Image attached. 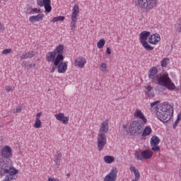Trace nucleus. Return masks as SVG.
<instances>
[{
  "label": "nucleus",
  "mask_w": 181,
  "mask_h": 181,
  "mask_svg": "<svg viewBox=\"0 0 181 181\" xmlns=\"http://www.w3.org/2000/svg\"><path fill=\"white\" fill-rule=\"evenodd\" d=\"M0 176L6 175L2 181H11L18 179L19 171L12 167V160L11 158L13 156L12 148L9 146H4L0 149Z\"/></svg>",
  "instance_id": "obj_1"
},
{
  "label": "nucleus",
  "mask_w": 181,
  "mask_h": 181,
  "mask_svg": "<svg viewBox=\"0 0 181 181\" xmlns=\"http://www.w3.org/2000/svg\"><path fill=\"white\" fill-rule=\"evenodd\" d=\"M158 67L152 66L148 71V77L149 80H151L155 84H158V86H163L165 87L170 91H173L176 86L175 83L172 82V79L169 77V74L168 72H164L163 74H158Z\"/></svg>",
  "instance_id": "obj_2"
},
{
  "label": "nucleus",
  "mask_w": 181,
  "mask_h": 181,
  "mask_svg": "<svg viewBox=\"0 0 181 181\" xmlns=\"http://www.w3.org/2000/svg\"><path fill=\"white\" fill-rule=\"evenodd\" d=\"M146 124H144L139 120H134L129 124L126 123L123 124L122 128L126 132H129L130 135H133L134 136H139L141 134H142V131H144V127H145Z\"/></svg>",
  "instance_id": "obj_3"
},
{
  "label": "nucleus",
  "mask_w": 181,
  "mask_h": 181,
  "mask_svg": "<svg viewBox=\"0 0 181 181\" xmlns=\"http://www.w3.org/2000/svg\"><path fill=\"white\" fill-rule=\"evenodd\" d=\"M136 6L141 11L149 12L158 6V0H136Z\"/></svg>",
  "instance_id": "obj_4"
},
{
  "label": "nucleus",
  "mask_w": 181,
  "mask_h": 181,
  "mask_svg": "<svg viewBox=\"0 0 181 181\" xmlns=\"http://www.w3.org/2000/svg\"><path fill=\"white\" fill-rule=\"evenodd\" d=\"M150 36L151 32L149 31H142L139 34V41L141 43L144 49H145V50H146L147 52H151L153 50V49H155L154 47L149 45L148 39Z\"/></svg>",
  "instance_id": "obj_5"
},
{
  "label": "nucleus",
  "mask_w": 181,
  "mask_h": 181,
  "mask_svg": "<svg viewBox=\"0 0 181 181\" xmlns=\"http://www.w3.org/2000/svg\"><path fill=\"white\" fill-rule=\"evenodd\" d=\"M78 13H80V6L78 4H75L72 8V13L71 15V30H74L76 28L77 23V16H78Z\"/></svg>",
  "instance_id": "obj_6"
},
{
  "label": "nucleus",
  "mask_w": 181,
  "mask_h": 181,
  "mask_svg": "<svg viewBox=\"0 0 181 181\" xmlns=\"http://www.w3.org/2000/svg\"><path fill=\"white\" fill-rule=\"evenodd\" d=\"M134 156L137 160H148L153 156V150H144L141 153H136Z\"/></svg>",
  "instance_id": "obj_7"
},
{
  "label": "nucleus",
  "mask_w": 181,
  "mask_h": 181,
  "mask_svg": "<svg viewBox=\"0 0 181 181\" xmlns=\"http://www.w3.org/2000/svg\"><path fill=\"white\" fill-rule=\"evenodd\" d=\"M64 50V45H59L55 47V52L57 57L55 59L54 66H59L60 62L64 60V57L63 56V51Z\"/></svg>",
  "instance_id": "obj_8"
},
{
  "label": "nucleus",
  "mask_w": 181,
  "mask_h": 181,
  "mask_svg": "<svg viewBox=\"0 0 181 181\" xmlns=\"http://www.w3.org/2000/svg\"><path fill=\"white\" fill-rule=\"evenodd\" d=\"M107 145V135L103 134H98L97 138V146L100 152L105 148Z\"/></svg>",
  "instance_id": "obj_9"
},
{
  "label": "nucleus",
  "mask_w": 181,
  "mask_h": 181,
  "mask_svg": "<svg viewBox=\"0 0 181 181\" xmlns=\"http://www.w3.org/2000/svg\"><path fill=\"white\" fill-rule=\"evenodd\" d=\"M52 1L50 0H37V5L38 6H44L45 13H50L52 12Z\"/></svg>",
  "instance_id": "obj_10"
},
{
  "label": "nucleus",
  "mask_w": 181,
  "mask_h": 181,
  "mask_svg": "<svg viewBox=\"0 0 181 181\" xmlns=\"http://www.w3.org/2000/svg\"><path fill=\"white\" fill-rule=\"evenodd\" d=\"M160 142V139L157 136H153L151 139V151L153 152H158L160 151V147H159V144Z\"/></svg>",
  "instance_id": "obj_11"
},
{
  "label": "nucleus",
  "mask_w": 181,
  "mask_h": 181,
  "mask_svg": "<svg viewBox=\"0 0 181 181\" xmlns=\"http://www.w3.org/2000/svg\"><path fill=\"white\" fill-rule=\"evenodd\" d=\"M170 111H171V112H173V107L170 105H169V103L165 102L158 105L157 114L169 112Z\"/></svg>",
  "instance_id": "obj_12"
},
{
  "label": "nucleus",
  "mask_w": 181,
  "mask_h": 181,
  "mask_svg": "<svg viewBox=\"0 0 181 181\" xmlns=\"http://www.w3.org/2000/svg\"><path fill=\"white\" fill-rule=\"evenodd\" d=\"M173 117V112L170 110L169 112H165L164 113H157V118L162 122H168L170 121Z\"/></svg>",
  "instance_id": "obj_13"
},
{
  "label": "nucleus",
  "mask_w": 181,
  "mask_h": 181,
  "mask_svg": "<svg viewBox=\"0 0 181 181\" xmlns=\"http://www.w3.org/2000/svg\"><path fill=\"white\" fill-rule=\"evenodd\" d=\"M118 175V170L117 168H113L109 174H107L103 181H116L117 175Z\"/></svg>",
  "instance_id": "obj_14"
},
{
  "label": "nucleus",
  "mask_w": 181,
  "mask_h": 181,
  "mask_svg": "<svg viewBox=\"0 0 181 181\" xmlns=\"http://www.w3.org/2000/svg\"><path fill=\"white\" fill-rule=\"evenodd\" d=\"M86 64L87 59L83 56L77 57L74 61V66H75V67H78L79 69H83Z\"/></svg>",
  "instance_id": "obj_15"
},
{
  "label": "nucleus",
  "mask_w": 181,
  "mask_h": 181,
  "mask_svg": "<svg viewBox=\"0 0 181 181\" xmlns=\"http://www.w3.org/2000/svg\"><path fill=\"white\" fill-rule=\"evenodd\" d=\"M54 118H56L57 121H59V122H62L64 125H67L69 124V121L70 117L69 116L64 115L63 112H59L54 115Z\"/></svg>",
  "instance_id": "obj_16"
},
{
  "label": "nucleus",
  "mask_w": 181,
  "mask_h": 181,
  "mask_svg": "<svg viewBox=\"0 0 181 181\" xmlns=\"http://www.w3.org/2000/svg\"><path fill=\"white\" fill-rule=\"evenodd\" d=\"M42 112H37L35 115V119L34 124H33V128H35V129H40V128L43 127V122L40 119V118H42Z\"/></svg>",
  "instance_id": "obj_17"
},
{
  "label": "nucleus",
  "mask_w": 181,
  "mask_h": 181,
  "mask_svg": "<svg viewBox=\"0 0 181 181\" xmlns=\"http://www.w3.org/2000/svg\"><path fill=\"white\" fill-rule=\"evenodd\" d=\"M108 131H110V125L108 119H106L100 124V127L99 129L98 134H103L105 135V134H108Z\"/></svg>",
  "instance_id": "obj_18"
},
{
  "label": "nucleus",
  "mask_w": 181,
  "mask_h": 181,
  "mask_svg": "<svg viewBox=\"0 0 181 181\" xmlns=\"http://www.w3.org/2000/svg\"><path fill=\"white\" fill-rule=\"evenodd\" d=\"M134 118H138L139 119H141L143 124H146L148 122V119H146V117H145V115L142 112V111L139 109H136L134 113Z\"/></svg>",
  "instance_id": "obj_19"
},
{
  "label": "nucleus",
  "mask_w": 181,
  "mask_h": 181,
  "mask_svg": "<svg viewBox=\"0 0 181 181\" xmlns=\"http://www.w3.org/2000/svg\"><path fill=\"white\" fill-rule=\"evenodd\" d=\"M159 42H160V35L159 34H150V37H148V45H158Z\"/></svg>",
  "instance_id": "obj_20"
},
{
  "label": "nucleus",
  "mask_w": 181,
  "mask_h": 181,
  "mask_svg": "<svg viewBox=\"0 0 181 181\" xmlns=\"http://www.w3.org/2000/svg\"><path fill=\"white\" fill-rule=\"evenodd\" d=\"M45 57H46L47 62H49V63H54V66L56 58L57 57V54H56V52L54 51L49 52L46 54Z\"/></svg>",
  "instance_id": "obj_21"
},
{
  "label": "nucleus",
  "mask_w": 181,
  "mask_h": 181,
  "mask_svg": "<svg viewBox=\"0 0 181 181\" xmlns=\"http://www.w3.org/2000/svg\"><path fill=\"white\" fill-rule=\"evenodd\" d=\"M57 67V71L59 74H64L66 71H67V63L61 61L58 66H55Z\"/></svg>",
  "instance_id": "obj_22"
},
{
  "label": "nucleus",
  "mask_w": 181,
  "mask_h": 181,
  "mask_svg": "<svg viewBox=\"0 0 181 181\" xmlns=\"http://www.w3.org/2000/svg\"><path fill=\"white\" fill-rule=\"evenodd\" d=\"M43 19H45V15L43 13H38L37 16H31L29 18V21L31 23H35V22H42Z\"/></svg>",
  "instance_id": "obj_23"
},
{
  "label": "nucleus",
  "mask_w": 181,
  "mask_h": 181,
  "mask_svg": "<svg viewBox=\"0 0 181 181\" xmlns=\"http://www.w3.org/2000/svg\"><path fill=\"white\" fill-rule=\"evenodd\" d=\"M152 90H153V88L152 86H145L144 91L149 98H153V97H155V93L152 92Z\"/></svg>",
  "instance_id": "obj_24"
},
{
  "label": "nucleus",
  "mask_w": 181,
  "mask_h": 181,
  "mask_svg": "<svg viewBox=\"0 0 181 181\" xmlns=\"http://www.w3.org/2000/svg\"><path fill=\"white\" fill-rule=\"evenodd\" d=\"M34 56H35V52L28 51V52L23 53L21 56V59H22L23 60H25L26 59H32V57H33Z\"/></svg>",
  "instance_id": "obj_25"
},
{
  "label": "nucleus",
  "mask_w": 181,
  "mask_h": 181,
  "mask_svg": "<svg viewBox=\"0 0 181 181\" xmlns=\"http://www.w3.org/2000/svg\"><path fill=\"white\" fill-rule=\"evenodd\" d=\"M62 159V153L61 152H57V155L54 156V162L55 163V166L57 169L60 166V162Z\"/></svg>",
  "instance_id": "obj_26"
},
{
  "label": "nucleus",
  "mask_w": 181,
  "mask_h": 181,
  "mask_svg": "<svg viewBox=\"0 0 181 181\" xmlns=\"http://www.w3.org/2000/svg\"><path fill=\"white\" fill-rule=\"evenodd\" d=\"M151 134H152V128H151L149 126H146L144 127V129L143 127V130L141 135L142 136H148Z\"/></svg>",
  "instance_id": "obj_27"
},
{
  "label": "nucleus",
  "mask_w": 181,
  "mask_h": 181,
  "mask_svg": "<svg viewBox=\"0 0 181 181\" xmlns=\"http://www.w3.org/2000/svg\"><path fill=\"white\" fill-rule=\"evenodd\" d=\"M169 63H170V59L169 58L165 57L160 61V64L162 69H166Z\"/></svg>",
  "instance_id": "obj_28"
},
{
  "label": "nucleus",
  "mask_w": 181,
  "mask_h": 181,
  "mask_svg": "<svg viewBox=\"0 0 181 181\" xmlns=\"http://www.w3.org/2000/svg\"><path fill=\"white\" fill-rule=\"evenodd\" d=\"M114 160H115V158H114V156H106L104 157V161L105 162V163H112Z\"/></svg>",
  "instance_id": "obj_29"
},
{
  "label": "nucleus",
  "mask_w": 181,
  "mask_h": 181,
  "mask_svg": "<svg viewBox=\"0 0 181 181\" xmlns=\"http://www.w3.org/2000/svg\"><path fill=\"white\" fill-rule=\"evenodd\" d=\"M64 19H66V17L63 16H59L58 17H54L52 18V20L51 21V22L52 23H55V22H62L63 21H64Z\"/></svg>",
  "instance_id": "obj_30"
},
{
  "label": "nucleus",
  "mask_w": 181,
  "mask_h": 181,
  "mask_svg": "<svg viewBox=\"0 0 181 181\" xmlns=\"http://www.w3.org/2000/svg\"><path fill=\"white\" fill-rule=\"evenodd\" d=\"M107 69H108V66H107V64H105L104 62L100 64V65L99 66V70L102 73H105V71H107Z\"/></svg>",
  "instance_id": "obj_31"
},
{
  "label": "nucleus",
  "mask_w": 181,
  "mask_h": 181,
  "mask_svg": "<svg viewBox=\"0 0 181 181\" xmlns=\"http://www.w3.org/2000/svg\"><path fill=\"white\" fill-rule=\"evenodd\" d=\"M105 46V40L101 39L97 42L98 49H103Z\"/></svg>",
  "instance_id": "obj_32"
},
{
  "label": "nucleus",
  "mask_w": 181,
  "mask_h": 181,
  "mask_svg": "<svg viewBox=\"0 0 181 181\" xmlns=\"http://www.w3.org/2000/svg\"><path fill=\"white\" fill-rule=\"evenodd\" d=\"M176 32L177 33H181V17L178 19L176 25Z\"/></svg>",
  "instance_id": "obj_33"
},
{
  "label": "nucleus",
  "mask_w": 181,
  "mask_h": 181,
  "mask_svg": "<svg viewBox=\"0 0 181 181\" xmlns=\"http://www.w3.org/2000/svg\"><path fill=\"white\" fill-rule=\"evenodd\" d=\"M30 13H31V15H35V13H40V8H31V11H30Z\"/></svg>",
  "instance_id": "obj_34"
},
{
  "label": "nucleus",
  "mask_w": 181,
  "mask_h": 181,
  "mask_svg": "<svg viewBox=\"0 0 181 181\" xmlns=\"http://www.w3.org/2000/svg\"><path fill=\"white\" fill-rule=\"evenodd\" d=\"M10 53H12V49H11V48L4 49V50L1 52V54H9Z\"/></svg>",
  "instance_id": "obj_35"
},
{
  "label": "nucleus",
  "mask_w": 181,
  "mask_h": 181,
  "mask_svg": "<svg viewBox=\"0 0 181 181\" xmlns=\"http://www.w3.org/2000/svg\"><path fill=\"white\" fill-rule=\"evenodd\" d=\"M22 106H18L16 108V114H19L21 112H22Z\"/></svg>",
  "instance_id": "obj_36"
},
{
  "label": "nucleus",
  "mask_w": 181,
  "mask_h": 181,
  "mask_svg": "<svg viewBox=\"0 0 181 181\" xmlns=\"http://www.w3.org/2000/svg\"><path fill=\"white\" fill-rule=\"evenodd\" d=\"M159 104V101L153 102L151 104V108H156V105Z\"/></svg>",
  "instance_id": "obj_37"
},
{
  "label": "nucleus",
  "mask_w": 181,
  "mask_h": 181,
  "mask_svg": "<svg viewBox=\"0 0 181 181\" xmlns=\"http://www.w3.org/2000/svg\"><path fill=\"white\" fill-rule=\"evenodd\" d=\"M48 181H60V180H59L58 178H54L53 177H49Z\"/></svg>",
  "instance_id": "obj_38"
},
{
  "label": "nucleus",
  "mask_w": 181,
  "mask_h": 181,
  "mask_svg": "<svg viewBox=\"0 0 181 181\" xmlns=\"http://www.w3.org/2000/svg\"><path fill=\"white\" fill-rule=\"evenodd\" d=\"M6 90L7 91V93L12 91V86H6Z\"/></svg>",
  "instance_id": "obj_39"
},
{
  "label": "nucleus",
  "mask_w": 181,
  "mask_h": 181,
  "mask_svg": "<svg viewBox=\"0 0 181 181\" xmlns=\"http://www.w3.org/2000/svg\"><path fill=\"white\" fill-rule=\"evenodd\" d=\"M0 30H1L2 32L5 30V25L1 23H0Z\"/></svg>",
  "instance_id": "obj_40"
},
{
  "label": "nucleus",
  "mask_w": 181,
  "mask_h": 181,
  "mask_svg": "<svg viewBox=\"0 0 181 181\" xmlns=\"http://www.w3.org/2000/svg\"><path fill=\"white\" fill-rule=\"evenodd\" d=\"M106 53H107V54H111V49H110V47H107Z\"/></svg>",
  "instance_id": "obj_41"
},
{
  "label": "nucleus",
  "mask_w": 181,
  "mask_h": 181,
  "mask_svg": "<svg viewBox=\"0 0 181 181\" xmlns=\"http://www.w3.org/2000/svg\"><path fill=\"white\" fill-rule=\"evenodd\" d=\"M179 121L178 120H176L175 122L173 124V128H176V127H177V124H179Z\"/></svg>",
  "instance_id": "obj_42"
},
{
  "label": "nucleus",
  "mask_w": 181,
  "mask_h": 181,
  "mask_svg": "<svg viewBox=\"0 0 181 181\" xmlns=\"http://www.w3.org/2000/svg\"><path fill=\"white\" fill-rule=\"evenodd\" d=\"M180 119H181V113H180V114L177 115V121L180 122Z\"/></svg>",
  "instance_id": "obj_43"
},
{
  "label": "nucleus",
  "mask_w": 181,
  "mask_h": 181,
  "mask_svg": "<svg viewBox=\"0 0 181 181\" xmlns=\"http://www.w3.org/2000/svg\"><path fill=\"white\" fill-rule=\"evenodd\" d=\"M180 176H181V168L179 170Z\"/></svg>",
  "instance_id": "obj_44"
},
{
  "label": "nucleus",
  "mask_w": 181,
  "mask_h": 181,
  "mask_svg": "<svg viewBox=\"0 0 181 181\" xmlns=\"http://www.w3.org/2000/svg\"><path fill=\"white\" fill-rule=\"evenodd\" d=\"M4 1H5V2H8V0H4Z\"/></svg>",
  "instance_id": "obj_45"
},
{
  "label": "nucleus",
  "mask_w": 181,
  "mask_h": 181,
  "mask_svg": "<svg viewBox=\"0 0 181 181\" xmlns=\"http://www.w3.org/2000/svg\"><path fill=\"white\" fill-rule=\"evenodd\" d=\"M52 71H54V68H52Z\"/></svg>",
  "instance_id": "obj_46"
},
{
  "label": "nucleus",
  "mask_w": 181,
  "mask_h": 181,
  "mask_svg": "<svg viewBox=\"0 0 181 181\" xmlns=\"http://www.w3.org/2000/svg\"><path fill=\"white\" fill-rule=\"evenodd\" d=\"M66 176H70V174H67Z\"/></svg>",
  "instance_id": "obj_47"
}]
</instances>
